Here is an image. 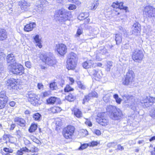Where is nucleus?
<instances>
[{
    "label": "nucleus",
    "instance_id": "nucleus-42",
    "mask_svg": "<svg viewBox=\"0 0 155 155\" xmlns=\"http://www.w3.org/2000/svg\"><path fill=\"white\" fill-rule=\"evenodd\" d=\"M66 99L68 101H73V100H74V97L72 94H70L66 96Z\"/></svg>",
    "mask_w": 155,
    "mask_h": 155
},
{
    "label": "nucleus",
    "instance_id": "nucleus-30",
    "mask_svg": "<svg viewBox=\"0 0 155 155\" xmlns=\"http://www.w3.org/2000/svg\"><path fill=\"white\" fill-rule=\"evenodd\" d=\"M52 112L53 113L59 112L61 110V108L58 107L54 106L51 108Z\"/></svg>",
    "mask_w": 155,
    "mask_h": 155
},
{
    "label": "nucleus",
    "instance_id": "nucleus-35",
    "mask_svg": "<svg viewBox=\"0 0 155 155\" xmlns=\"http://www.w3.org/2000/svg\"><path fill=\"white\" fill-rule=\"evenodd\" d=\"M115 41L117 44H119L122 41V38L121 36L118 34H116L115 35Z\"/></svg>",
    "mask_w": 155,
    "mask_h": 155
},
{
    "label": "nucleus",
    "instance_id": "nucleus-59",
    "mask_svg": "<svg viewBox=\"0 0 155 155\" xmlns=\"http://www.w3.org/2000/svg\"><path fill=\"white\" fill-rule=\"evenodd\" d=\"M85 124L88 125L89 127H91L92 125V123L91 122L89 121H87L85 122Z\"/></svg>",
    "mask_w": 155,
    "mask_h": 155
},
{
    "label": "nucleus",
    "instance_id": "nucleus-37",
    "mask_svg": "<svg viewBox=\"0 0 155 155\" xmlns=\"http://www.w3.org/2000/svg\"><path fill=\"white\" fill-rule=\"evenodd\" d=\"M50 87L51 90H53L57 88V85L55 82H52L50 84Z\"/></svg>",
    "mask_w": 155,
    "mask_h": 155
},
{
    "label": "nucleus",
    "instance_id": "nucleus-57",
    "mask_svg": "<svg viewBox=\"0 0 155 155\" xmlns=\"http://www.w3.org/2000/svg\"><path fill=\"white\" fill-rule=\"evenodd\" d=\"M37 86L38 89L40 90L42 89H43V85L41 83H38Z\"/></svg>",
    "mask_w": 155,
    "mask_h": 155
},
{
    "label": "nucleus",
    "instance_id": "nucleus-20",
    "mask_svg": "<svg viewBox=\"0 0 155 155\" xmlns=\"http://www.w3.org/2000/svg\"><path fill=\"white\" fill-rule=\"evenodd\" d=\"M36 26V24L35 22H31L26 25L25 26L24 29L25 31L29 32L32 31Z\"/></svg>",
    "mask_w": 155,
    "mask_h": 155
},
{
    "label": "nucleus",
    "instance_id": "nucleus-8",
    "mask_svg": "<svg viewBox=\"0 0 155 155\" xmlns=\"http://www.w3.org/2000/svg\"><path fill=\"white\" fill-rule=\"evenodd\" d=\"M155 102V98L151 97L144 96L141 101L142 105L144 107L148 108Z\"/></svg>",
    "mask_w": 155,
    "mask_h": 155
},
{
    "label": "nucleus",
    "instance_id": "nucleus-46",
    "mask_svg": "<svg viewBox=\"0 0 155 155\" xmlns=\"http://www.w3.org/2000/svg\"><path fill=\"white\" fill-rule=\"evenodd\" d=\"M3 150L6 152L9 153H12L13 152V150L11 148L5 147L3 148Z\"/></svg>",
    "mask_w": 155,
    "mask_h": 155
},
{
    "label": "nucleus",
    "instance_id": "nucleus-1",
    "mask_svg": "<svg viewBox=\"0 0 155 155\" xmlns=\"http://www.w3.org/2000/svg\"><path fill=\"white\" fill-rule=\"evenodd\" d=\"M106 110L107 112L109 113L110 118L113 120H119L123 116L121 110L115 106L109 105L107 106Z\"/></svg>",
    "mask_w": 155,
    "mask_h": 155
},
{
    "label": "nucleus",
    "instance_id": "nucleus-16",
    "mask_svg": "<svg viewBox=\"0 0 155 155\" xmlns=\"http://www.w3.org/2000/svg\"><path fill=\"white\" fill-rule=\"evenodd\" d=\"M132 34L135 35H137L140 33L141 30L140 24L138 22H136L133 24L132 28Z\"/></svg>",
    "mask_w": 155,
    "mask_h": 155
},
{
    "label": "nucleus",
    "instance_id": "nucleus-56",
    "mask_svg": "<svg viewBox=\"0 0 155 155\" xmlns=\"http://www.w3.org/2000/svg\"><path fill=\"white\" fill-rule=\"evenodd\" d=\"M5 56V54L3 53H0V61L3 60L4 59Z\"/></svg>",
    "mask_w": 155,
    "mask_h": 155
},
{
    "label": "nucleus",
    "instance_id": "nucleus-27",
    "mask_svg": "<svg viewBox=\"0 0 155 155\" xmlns=\"http://www.w3.org/2000/svg\"><path fill=\"white\" fill-rule=\"evenodd\" d=\"M57 100V98L55 97H51L46 100L47 103L49 104H54Z\"/></svg>",
    "mask_w": 155,
    "mask_h": 155
},
{
    "label": "nucleus",
    "instance_id": "nucleus-39",
    "mask_svg": "<svg viewBox=\"0 0 155 155\" xmlns=\"http://www.w3.org/2000/svg\"><path fill=\"white\" fill-rule=\"evenodd\" d=\"M114 98L115 99L117 103L120 104L122 101V99L119 97L117 94H114L113 96Z\"/></svg>",
    "mask_w": 155,
    "mask_h": 155
},
{
    "label": "nucleus",
    "instance_id": "nucleus-26",
    "mask_svg": "<svg viewBox=\"0 0 155 155\" xmlns=\"http://www.w3.org/2000/svg\"><path fill=\"white\" fill-rule=\"evenodd\" d=\"M99 4V1L98 0H95L91 4L90 9L92 11L96 10Z\"/></svg>",
    "mask_w": 155,
    "mask_h": 155
},
{
    "label": "nucleus",
    "instance_id": "nucleus-40",
    "mask_svg": "<svg viewBox=\"0 0 155 155\" xmlns=\"http://www.w3.org/2000/svg\"><path fill=\"white\" fill-rule=\"evenodd\" d=\"M113 62L111 61H107L106 65L107 66V71H110L111 67L112 66Z\"/></svg>",
    "mask_w": 155,
    "mask_h": 155
},
{
    "label": "nucleus",
    "instance_id": "nucleus-64",
    "mask_svg": "<svg viewBox=\"0 0 155 155\" xmlns=\"http://www.w3.org/2000/svg\"><path fill=\"white\" fill-rule=\"evenodd\" d=\"M95 133L97 135H99L101 134V131L98 130H96L95 131Z\"/></svg>",
    "mask_w": 155,
    "mask_h": 155
},
{
    "label": "nucleus",
    "instance_id": "nucleus-63",
    "mask_svg": "<svg viewBox=\"0 0 155 155\" xmlns=\"http://www.w3.org/2000/svg\"><path fill=\"white\" fill-rule=\"evenodd\" d=\"M15 124H12L11 125L10 130H13L14 129V128H15Z\"/></svg>",
    "mask_w": 155,
    "mask_h": 155
},
{
    "label": "nucleus",
    "instance_id": "nucleus-49",
    "mask_svg": "<svg viewBox=\"0 0 155 155\" xmlns=\"http://www.w3.org/2000/svg\"><path fill=\"white\" fill-rule=\"evenodd\" d=\"M16 135L18 138H20L22 136L21 132L19 130L16 131Z\"/></svg>",
    "mask_w": 155,
    "mask_h": 155
},
{
    "label": "nucleus",
    "instance_id": "nucleus-44",
    "mask_svg": "<svg viewBox=\"0 0 155 155\" xmlns=\"http://www.w3.org/2000/svg\"><path fill=\"white\" fill-rule=\"evenodd\" d=\"M110 96L108 95H105L103 97L104 101L106 103H108L110 101Z\"/></svg>",
    "mask_w": 155,
    "mask_h": 155
},
{
    "label": "nucleus",
    "instance_id": "nucleus-51",
    "mask_svg": "<svg viewBox=\"0 0 155 155\" xmlns=\"http://www.w3.org/2000/svg\"><path fill=\"white\" fill-rule=\"evenodd\" d=\"M51 94L50 91H45L43 93V96L44 97H46L48 96Z\"/></svg>",
    "mask_w": 155,
    "mask_h": 155
},
{
    "label": "nucleus",
    "instance_id": "nucleus-23",
    "mask_svg": "<svg viewBox=\"0 0 155 155\" xmlns=\"http://www.w3.org/2000/svg\"><path fill=\"white\" fill-rule=\"evenodd\" d=\"M17 83L15 79L12 78L8 79L7 81L6 85L8 86H10L12 88H13Z\"/></svg>",
    "mask_w": 155,
    "mask_h": 155
},
{
    "label": "nucleus",
    "instance_id": "nucleus-61",
    "mask_svg": "<svg viewBox=\"0 0 155 155\" xmlns=\"http://www.w3.org/2000/svg\"><path fill=\"white\" fill-rule=\"evenodd\" d=\"M78 118H80L82 116V114L81 111L78 109Z\"/></svg>",
    "mask_w": 155,
    "mask_h": 155
},
{
    "label": "nucleus",
    "instance_id": "nucleus-9",
    "mask_svg": "<svg viewBox=\"0 0 155 155\" xmlns=\"http://www.w3.org/2000/svg\"><path fill=\"white\" fill-rule=\"evenodd\" d=\"M98 117L96 119L97 121L103 126L107 125L109 123L108 117L104 112H102L98 115Z\"/></svg>",
    "mask_w": 155,
    "mask_h": 155
},
{
    "label": "nucleus",
    "instance_id": "nucleus-2",
    "mask_svg": "<svg viewBox=\"0 0 155 155\" xmlns=\"http://www.w3.org/2000/svg\"><path fill=\"white\" fill-rule=\"evenodd\" d=\"M70 13L67 11L65 9L62 8L58 11L55 15V18L61 22H64L70 20L71 15Z\"/></svg>",
    "mask_w": 155,
    "mask_h": 155
},
{
    "label": "nucleus",
    "instance_id": "nucleus-47",
    "mask_svg": "<svg viewBox=\"0 0 155 155\" xmlns=\"http://www.w3.org/2000/svg\"><path fill=\"white\" fill-rule=\"evenodd\" d=\"M118 4H119V2H113L111 5L112 7L114 8H116V9L118 10H119V8L118 7Z\"/></svg>",
    "mask_w": 155,
    "mask_h": 155
},
{
    "label": "nucleus",
    "instance_id": "nucleus-43",
    "mask_svg": "<svg viewBox=\"0 0 155 155\" xmlns=\"http://www.w3.org/2000/svg\"><path fill=\"white\" fill-rule=\"evenodd\" d=\"M80 147L78 148V150H82L85 148H86L88 146V145L86 143H84L82 144H81Z\"/></svg>",
    "mask_w": 155,
    "mask_h": 155
},
{
    "label": "nucleus",
    "instance_id": "nucleus-25",
    "mask_svg": "<svg viewBox=\"0 0 155 155\" xmlns=\"http://www.w3.org/2000/svg\"><path fill=\"white\" fill-rule=\"evenodd\" d=\"M93 63V61L91 60H89L84 62L82 64V66L84 68H89L91 67Z\"/></svg>",
    "mask_w": 155,
    "mask_h": 155
},
{
    "label": "nucleus",
    "instance_id": "nucleus-50",
    "mask_svg": "<svg viewBox=\"0 0 155 155\" xmlns=\"http://www.w3.org/2000/svg\"><path fill=\"white\" fill-rule=\"evenodd\" d=\"M34 40L36 43L39 42L41 41V40L39 38V35H38L35 36L34 38Z\"/></svg>",
    "mask_w": 155,
    "mask_h": 155
},
{
    "label": "nucleus",
    "instance_id": "nucleus-28",
    "mask_svg": "<svg viewBox=\"0 0 155 155\" xmlns=\"http://www.w3.org/2000/svg\"><path fill=\"white\" fill-rule=\"evenodd\" d=\"M88 16V15L86 13H81L78 16V19L80 20H83L87 18Z\"/></svg>",
    "mask_w": 155,
    "mask_h": 155
},
{
    "label": "nucleus",
    "instance_id": "nucleus-54",
    "mask_svg": "<svg viewBox=\"0 0 155 155\" xmlns=\"http://www.w3.org/2000/svg\"><path fill=\"white\" fill-rule=\"evenodd\" d=\"M23 152V148H22L20 150H18L17 152V154L18 155H22Z\"/></svg>",
    "mask_w": 155,
    "mask_h": 155
},
{
    "label": "nucleus",
    "instance_id": "nucleus-4",
    "mask_svg": "<svg viewBox=\"0 0 155 155\" xmlns=\"http://www.w3.org/2000/svg\"><path fill=\"white\" fill-rule=\"evenodd\" d=\"M8 68L13 74L21 75L24 72V69L21 64L15 63L12 64H9Z\"/></svg>",
    "mask_w": 155,
    "mask_h": 155
},
{
    "label": "nucleus",
    "instance_id": "nucleus-7",
    "mask_svg": "<svg viewBox=\"0 0 155 155\" xmlns=\"http://www.w3.org/2000/svg\"><path fill=\"white\" fill-rule=\"evenodd\" d=\"M74 130V127L71 125H69L65 127L63 131L64 136L67 139L71 138L73 135Z\"/></svg>",
    "mask_w": 155,
    "mask_h": 155
},
{
    "label": "nucleus",
    "instance_id": "nucleus-55",
    "mask_svg": "<svg viewBox=\"0 0 155 155\" xmlns=\"http://www.w3.org/2000/svg\"><path fill=\"white\" fill-rule=\"evenodd\" d=\"M107 53V50L105 48H104L102 50H101L100 52V53L103 54H105Z\"/></svg>",
    "mask_w": 155,
    "mask_h": 155
},
{
    "label": "nucleus",
    "instance_id": "nucleus-52",
    "mask_svg": "<svg viewBox=\"0 0 155 155\" xmlns=\"http://www.w3.org/2000/svg\"><path fill=\"white\" fill-rule=\"evenodd\" d=\"M76 8V6L75 5L73 4H71L68 7V8L69 10H72L75 9Z\"/></svg>",
    "mask_w": 155,
    "mask_h": 155
},
{
    "label": "nucleus",
    "instance_id": "nucleus-5",
    "mask_svg": "<svg viewBox=\"0 0 155 155\" xmlns=\"http://www.w3.org/2000/svg\"><path fill=\"white\" fill-rule=\"evenodd\" d=\"M135 75L134 71L132 70H129L127 72L124 79L123 81V84L125 85L131 84L134 81Z\"/></svg>",
    "mask_w": 155,
    "mask_h": 155
},
{
    "label": "nucleus",
    "instance_id": "nucleus-18",
    "mask_svg": "<svg viewBox=\"0 0 155 155\" xmlns=\"http://www.w3.org/2000/svg\"><path fill=\"white\" fill-rule=\"evenodd\" d=\"M98 97L97 94L95 91H92L87 96H85L84 98L83 99L82 103L84 104L85 102H88L92 97Z\"/></svg>",
    "mask_w": 155,
    "mask_h": 155
},
{
    "label": "nucleus",
    "instance_id": "nucleus-15",
    "mask_svg": "<svg viewBox=\"0 0 155 155\" xmlns=\"http://www.w3.org/2000/svg\"><path fill=\"white\" fill-rule=\"evenodd\" d=\"M19 5L23 12L27 11L29 9L31 4L25 0L20 1L18 2Z\"/></svg>",
    "mask_w": 155,
    "mask_h": 155
},
{
    "label": "nucleus",
    "instance_id": "nucleus-38",
    "mask_svg": "<svg viewBox=\"0 0 155 155\" xmlns=\"http://www.w3.org/2000/svg\"><path fill=\"white\" fill-rule=\"evenodd\" d=\"M123 4V2H119V4H118V7L119 8V10L124 9L126 10L127 9V7L126 6H124Z\"/></svg>",
    "mask_w": 155,
    "mask_h": 155
},
{
    "label": "nucleus",
    "instance_id": "nucleus-31",
    "mask_svg": "<svg viewBox=\"0 0 155 155\" xmlns=\"http://www.w3.org/2000/svg\"><path fill=\"white\" fill-rule=\"evenodd\" d=\"M47 2L45 0H39L37 2V4L40 7H44Z\"/></svg>",
    "mask_w": 155,
    "mask_h": 155
},
{
    "label": "nucleus",
    "instance_id": "nucleus-33",
    "mask_svg": "<svg viewBox=\"0 0 155 155\" xmlns=\"http://www.w3.org/2000/svg\"><path fill=\"white\" fill-rule=\"evenodd\" d=\"M37 128V125L35 124H32L31 125L28 130L30 132L32 133L35 131L36 130Z\"/></svg>",
    "mask_w": 155,
    "mask_h": 155
},
{
    "label": "nucleus",
    "instance_id": "nucleus-41",
    "mask_svg": "<svg viewBox=\"0 0 155 155\" xmlns=\"http://www.w3.org/2000/svg\"><path fill=\"white\" fill-rule=\"evenodd\" d=\"M74 90V89L72 88L69 85H67L66 87L64 88V90L65 92H68L73 91Z\"/></svg>",
    "mask_w": 155,
    "mask_h": 155
},
{
    "label": "nucleus",
    "instance_id": "nucleus-36",
    "mask_svg": "<svg viewBox=\"0 0 155 155\" xmlns=\"http://www.w3.org/2000/svg\"><path fill=\"white\" fill-rule=\"evenodd\" d=\"M72 114L74 116L78 117V107L77 106H75L72 109Z\"/></svg>",
    "mask_w": 155,
    "mask_h": 155
},
{
    "label": "nucleus",
    "instance_id": "nucleus-29",
    "mask_svg": "<svg viewBox=\"0 0 155 155\" xmlns=\"http://www.w3.org/2000/svg\"><path fill=\"white\" fill-rule=\"evenodd\" d=\"M78 134L81 137H84L88 135V132L86 130H82L79 132Z\"/></svg>",
    "mask_w": 155,
    "mask_h": 155
},
{
    "label": "nucleus",
    "instance_id": "nucleus-34",
    "mask_svg": "<svg viewBox=\"0 0 155 155\" xmlns=\"http://www.w3.org/2000/svg\"><path fill=\"white\" fill-rule=\"evenodd\" d=\"M78 87L81 90H85L86 88V86L83 82L79 81H78Z\"/></svg>",
    "mask_w": 155,
    "mask_h": 155
},
{
    "label": "nucleus",
    "instance_id": "nucleus-62",
    "mask_svg": "<svg viewBox=\"0 0 155 155\" xmlns=\"http://www.w3.org/2000/svg\"><path fill=\"white\" fill-rule=\"evenodd\" d=\"M97 142L96 141H92L91 143V146H92L97 145Z\"/></svg>",
    "mask_w": 155,
    "mask_h": 155
},
{
    "label": "nucleus",
    "instance_id": "nucleus-19",
    "mask_svg": "<svg viewBox=\"0 0 155 155\" xmlns=\"http://www.w3.org/2000/svg\"><path fill=\"white\" fill-rule=\"evenodd\" d=\"M14 121L21 127H24L25 126V121L22 118L16 117L14 118Z\"/></svg>",
    "mask_w": 155,
    "mask_h": 155
},
{
    "label": "nucleus",
    "instance_id": "nucleus-45",
    "mask_svg": "<svg viewBox=\"0 0 155 155\" xmlns=\"http://www.w3.org/2000/svg\"><path fill=\"white\" fill-rule=\"evenodd\" d=\"M150 115L152 117H155V107L150 111Z\"/></svg>",
    "mask_w": 155,
    "mask_h": 155
},
{
    "label": "nucleus",
    "instance_id": "nucleus-6",
    "mask_svg": "<svg viewBox=\"0 0 155 155\" xmlns=\"http://www.w3.org/2000/svg\"><path fill=\"white\" fill-rule=\"evenodd\" d=\"M133 60L136 62L140 63L144 57L143 51L138 49H135L132 52V55Z\"/></svg>",
    "mask_w": 155,
    "mask_h": 155
},
{
    "label": "nucleus",
    "instance_id": "nucleus-48",
    "mask_svg": "<svg viewBox=\"0 0 155 155\" xmlns=\"http://www.w3.org/2000/svg\"><path fill=\"white\" fill-rule=\"evenodd\" d=\"M116 145V144L114 142L109 143L107 144V147L109 148L110 147H114Z\"/></svg>",
    "mask_w": 155,
    "mask_h": 155
},
{
    "label": "nucleus",
    "instance_id": "nucleus-32",
    "mask_svg": "<svg viewBox=\"0 0 155 155\" xmlns=\"http://www.w3.org/2000/svg\"><path fill=\"white\" fill-rule=\"evenodd\" d=\"M33 117L35 120L39 121L41 119V115L38 113H36L33 114Z\"/></svg>",
    "mask_w": 155,
    "mask_h": 155
},
{
    "label": "nucleus",
    "instance_id": "nucleus-22",
    "mask_svg": "<svg viewBox=\"0 0 155 155\" xmlns=\"http://www.w3.org/2000/svg\"><path fill=\"white\" fill-rule=\"evenodd\" d=\"M92 73L95 77L98 79L101 78L103 75L102 71L99 70H94L93 71Z\"/></svg>",
    "mask_w": 155,
    "mask_h": 155
},
{
    "label": "nucleus",
    "instance_id": "nucleus-21",
    "mask_svg": "<svg viewBox=\"0 0 155 155\" xmlns=\"http://www.w3.org/2000/svg\"><path fill=\"white\" fill-rule=\"evenodd\" d=\"M7 38V32L5 30L0 28V41H4Z\"/></svg>",
    "mask_w": 155,
    "mask_h": 155
},
{
    "label": "nucleus",
    "instance_id": "nucleus-3",
    "mask_svg": "<svg viewBox=\"0 0 155 155\" xmlns=\"http://www.w3.org/2000/svg\"><path fill=\"white\" fill-rule=\"evenodd\" d=\"M77 57V54L73 52L68 55L67 65L68 70L74 69L76 67Z\"/></svg>",
    "mask_w": 155,
    "mask_h": 155
},
{
    "label": "nucleus",
    "instance_id": "nucleus-60",
    "mask_svg": "<svg viewBox=\"0 0 155 155\" xmlns=\"http://www.w3.org/2000/svg\"><path fill=\"white\" fill-rule=\"evenodd\" d=\"M9 105L13 107L15 105V103L14 101H11L9 103Z\"/></svg>",
    "mask_w": 155,
    "mask_h": 155
},
{
    "label": "nucleus",
    "instance_id": "nucleus-13",
    "mask_svg": "<svg viewBox=\"0 0 155 155\" xmlns=\"http://www.w3.org/2000/svg\"><path fill=\"white\" fill-rule=\"evenodd\" d=\"M143 13L149 17L155 18V8L152 6H147L144 8Z\"/></svg>",
    "mask_w": 155,
    "mask_h": 155
},
{
    "label": "nucleus",
    "instance_id": "nucleus-12",
    "mask_svg": "<svg viewBox=\"0 0 155 155\" xmlns=\"http://www.w3.org/2000/svg\"><path fill=\"white\" fill-rule=\"evenodd\" d=\"M41 59L43 62L49 66H53L56 63L55 58L51 56L43 55Z\"/></svg>",
    "mask_w": 155,
    "mask_h": 155
},
{
    "label": "nucleus",
    "instance_id": "nucleus-14",
    "mask_svg": "<svg viewBox=\"0 0 155 155\" xmlns=\"http://www.w3.org/2000/svg\"><path fill=\"white\" fill-rule=\"evenodd\" d=\"M58 53L61 55H63L66 54L67 51L66 46L63 44H59L56 45L55 48Z\"/></svg>",
    "mask_w": 155,
    "mask_h": 155
},
{
    "label": "nucleus",
    "instance_id": "nucleus-17",
    "mask_svg": "<svg viewBox=\"0 0 155 155\" xmlns=\"http://www.w3.org/2000/svg\"><path fill=\"white\" fill-rule=\"evenodd\" d=\"M8 101V97L3 93L0 94V109L5 107Z\"/></svg>",
    "mask_w": 155,
    "mask_h": 155
},
{
    "label": "nucleus",
    "instance_id": "nucleus-53",
    "mask_svg": "<svg viewBox=\"0 0 155 155\" xmlns=\"http://www.w3.org/2000/svg\"><path fill=\"white\" fill-rule=\"evenodd\" d=\"M25 65L28 68H30L31 66V63L29 61L26 62Z\"/></svg>",
    "mask_w": 155,
    "mask_h": 155
},
{
    "label": "nucleus",
    "instance_id": "nucleus-11",
    "mask_svg": "<svg viewBox=\"0 0 155 155\" xmlns=\"http://www.w3.org/2000/svg\"><path fill=\"white\" fill-rule=\"evenodd\" d=\"M27 97H28V100L31 104L34 106H37L40 104L39 98L36 95L32 92H29L28 94Z\"/></svg>",
    "mask_w": 155,
    "mask_h": 155
},
{
    "label": "nucleus",
    "instance_id": "nucleus-24",
    "mask_svg": "<svg viewBox=\"0 0 155 155\" xmlns=\"http://www.w3.org/2000/svg\"><path fill=\"white\" fill-rule=\"evenodd\" d=\"M7 61L8 63H10V64H12L16 63L15 59L13 54H8L7 57Z\"/></svg>",
    "mask_w": 155,
    "mask_h": 155
},
{
    "label": "nucleus",
    "instance_id": "nucleus-10",
    "mask_svg": "<svg viewBox=\"0 0 155 155\" xmlns=\"http://www.w3.org/2000/svg\"><path fill=\"white\" fill-rule=\"evenodd\" d=\"M132 96L125 95L123 97V99L126 103H128L127 105L133 110L136 109V104L134 103V100Z\"/></svg>",
    "mask_w": 155,
    "mask_h": 155
},
{
    "label": "nucleus",
    "instance_id": "nucleus-58",
    "mask_svg": "<svg viewBox=\"0 0 155 155\" xmlns=\"http://www.w3.org/2000/svg\"><path fill=\"white\" fill-rule=\"evenodd\" d=\"M117 150L122 151L124 150V148L123 147L121 146L120 144H119L117 145Z\"/></svg>",
    "mask_w": 155,
    "mask_h": 155
}]
</instances>
